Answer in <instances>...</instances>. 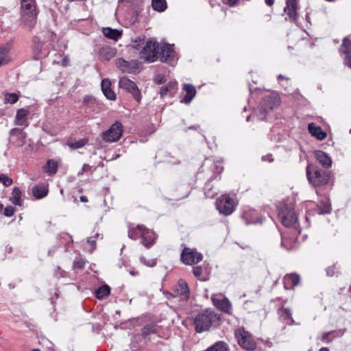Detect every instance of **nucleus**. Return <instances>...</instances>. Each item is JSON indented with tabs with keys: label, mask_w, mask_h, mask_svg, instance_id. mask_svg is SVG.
<instances>
[{
	"label": "nucleus",
	"mask_w": 351,
	"mask_h": 351,
	"mask_svg": "<svg viewBox=\"0 0 351 351\" xmlns=\"http://www.w3.org/2000/svg\"><path fill=\"white\" fill-rule=\"evenodd\" d=\"M346 55V56L345 58L344 63L351 69V52Z\"/></svg>",
	"instance_id": "nucleus-51"
},
{
	"label": "nucleus",
	"mask_w": 351,
	"mask_h": 351,
	"mask_svg": "<svg viewBox=\"0 0 351 351\" xmlns=\"http://www.w3.org/2000/svg\"><path fill=\"white\" fill-rule=\"evenodd\" d=\"M278 217L282 223L287 227H290L295 224L297 221L293 208L287 205H282L278 211Z\"/></svg>",
	"instance_id": "nucleus-8"
},
{
	"label": "nucleus",
	"mask_w": 351,
	"mask_h": 351,
	"mask_svg": "<svg viewBox=\"0 0 351 351\" xmlns=\"http://www.w3.org/2000/svg\"><path fill=\"white\" fill-rule=\"evenodd\" d=\"M80 201L82 202H88V198L86 196H84V195H82L80 197Z\"/></svg>",
	"instance_id": "nucleus-57"
},
{
	"label": "nucleus",
	"mask_w": 351,
	"mask_h": 351,
	"mask_svg": "<svg viewBox=\"0 0 351 351\" xmlns=\"http://www.w3.org/2000/svg\"><path fill=\"white\" fill-rule=\"evenodd\" d=\"M91 169V167L87 164H84L81 169L77 173L78 176L82 175L84 172L88 171Z\"/></svg>",
	"instance_id": "nucleus-50"
},
{
	"label": "nucleus",
	"mask_w": 351,
	"mask_h": 351,
	"mask_svg": "<svg viewBox=\"0 0 351 351\" xmlns=\"http://www.w3.org/2000/svg\"><path fill=\"white\" fill-rule=\"evenodd\" d=\"M297 1L296 0H287V5L284 9L290 21H295L297 18Z\"/></svg>",
	"instance_id": "nucleus-16"
},
{
	"label": "nucleus",
	"mask_w": 351,
	"mask_h": 351,
	"mask_svg": "<svg viewBox=\"0 0 351 351\" xmlns=\"http://www.w3.org/2000/svg\"><path fill=\"white\" fill-rule=\"evenodd\" d=\"M99 234L97 233L94 237H89L87 242L90 245L91 248L90 252H92L96 247V239L99 237Z\"/></svg>",
	"instance_id": "nucleus-45"
},
{
	"label": "nucleus",
	"mask_w": 351,
	"mask_h": 351,
	"mask_svg": "<svg viewBox=\"0 0 351 351\" xmlns=\"http://www.w3.org/2000/svg\"><path fill=\"white\" fill-rule=\"evenodd\" d=\"M161 52L160 53V60L162 62L171 64L172 60L175 56V51L173 50V45L165 44L161 47Z\"/></svg>",
	"instance_id": "nucleus-13"
},
{
	"label": "nucleus",
	"mask_w": 351,
	"mask_h": 351,
	"mask_svg": "<svg viewBox=\"0 0 351 351\" xmlns=\"http://www.w3.org/2000/svg\"><path fill=\"white\" fill-rule=\"evenodd\" d=\"M20 94L17 93H6L5 95V103L15 104L19 100Z\"/></svg>",
	"instance_id": "nucleus-39"
},
{
	"label": "nucleus",
	"mask_w": 351,
	"mask_h": 351,
	"mask_svg": "<svg viewBox=\"0 0 351 351\" xmlns=\"http://www.w3.org/2000/svg\"><path fill=\"white\" fill-rule=\"evenodd\" d=\"M130 274L132 275V276H137L138 275V271H130Z\"/></svg>",
	"instance_id": "nucleus-60"
},
{
	"label": "nucleus",
	"mask_w": 351,
	"mask_h": 351,
	"mask_svg": "<svg viewBox=\"0 0 351 351\" xmlns=\"http://www.w3.org/2000/svg\"><path fill=\"white\" fill-rule=\"evenodd\" d=\"M193 274L195 277H199L202 274V268L200 266L193 267Z\"/></svg>",
	"instance_id": "nucleus-47"
},
{
	"label": "nucleus",
	"mask_w": 351,
	"mask_h": 351,
	"mask_svg": "<svg viewBox=\"0 0 351 351\" xmlns=\"http://www.w3.org/2000/svg\"><path fill=\"white\" fill-rule=\"evenodd\" d=\"M143 225H138L136 228L129 230L128 237L133 240H136L138 238L141 237V234L143 233Z\"/></svg>",
	"instance_id": "nucleus-31"
},
{
	"label": "nucleus",
	"mask_w": 351,
	"mask_h": 351,
	"mask_svg": "<svg viewBox=\"0 0 351 351\" xmlns=\"http://www.w3.org/2000/svg\"><path fill=\"white\" fill-rule=\"evenodd\" d=\"M262 160L264 161L272 162L274 160L271 154H267L262 157Z\"/></svg>",
	"instance_id": "nucleus-53"
},
{
	"label": "nucleus",
	"mask_w": 351,
	"mask_h": 351,
	"mask_svg": "<svg viewBox=\"0 0 351 351\" xmlns=\"http://www.w3.org/2000/svg\"><path fill=\"white\" fill-rule=\"evenodd\" d=\"M182 89L186 92V95L181 101L185 104H189L196 95V88L192 84H185Z\"/></svg>",
	"instance_id": "nucleus-23"
},
{
	"label": "nucleus",
	"mask_w": 351,
	"mask_h": 351,
	"mask_svg": "<svg viewBox=\"0 0 351 351\" xmlns=\"http://www.w3.org/2000/svg\"><path fill=\"white\" fill-rule=\"evenodd\" d=\"M110 287L108 285H105L97 289V290L95 291V296L98 299H102L104 297L110 294Z\"/></svg>",
	"instance_id": "nucleus-36"
},
{
	"label": "nucleus",
	"mask_w": 351,
	"mask_h": 351,
	"mask_svg": "<svg viewBox=\"0 0 351 351\" xmlns=\"http://www.w3.org/2000/svg\"><path fill=\"white\" fill-rule=\"evenodd\" d=\"M177 83L176 82H170L167 85L162 86L160 90L161 97H165L167 93H171L176 89Z\"/></svg>",
	"instance_id": "nucleus-32"
},
{
	"label": "nucleus",
	"mask_w": 351,
	"mask_h": 351,
	"mask_svg": "<svg viewBox=\"0 0 351 351\" xmlns=\"http://www.w3.org/2000/svg\"><path fill=\"white\" fill-rule=\"evenodd\" d=\"M9 51V48L7 46H0V57L4 58L6 60V64L10 61L7 53Z\"/></svg>",
	"instance_id": "nucleus-43"
},
{
	"label": "nucleus",
	"mask_w": 351,
	"mask_h": 351,
	"mask_svg": "<svg viewBox=\"0 0 351 351\" xmlns=\"http://www.w3.org/2000/svg\"><path fill=\"white\" fill-rule=\"evenodd\" d=\"M119 86L121 88L125 90L128 93L132 95L133 97L139 101L141 99V95L136 84L126 77H123L119 80Z\"/></svg>",
	"instance_id": "nucleus-11"
},
{
	"label": "nucleus",
	"mask_w": 351,
	"mask_h": 351,
	"mask_svg": "<svg viewBox=\"0 0 351 351\" xmlns=\"http://www.w3.org/2000/svg\"><path fill=\"white\" fill-rule=\"evenodd\" d=\"M326 274L328 276H330V277L333 276L335 274V266L327 267V269H326Z\"/></svg>",
	"instance_id": "nucleus-49"
},
{
	"label": "nucleus",
	"mask_w": 351,
	"mask_h": 351,
	"mask_svg": "<svg viewBox=\"0 0 351 351\" xmlns=\"http://www.w3.org/2000/svg\"><path fill=\"white\" fill-rule=\"evenodd\" d=\"M14 212H15V208L13 206H7L4 209V215L6 217H10L14 215Z\"/></svg>",
	"instance_id": "nucleus-46"
},
{
	"label": "nucleus",
	"mask_w": 351,
	"mask_h": 351,
	"mask_svg": "<svg viewBox=\"0 0 351 351\" xmlns=\"http://www.w3.org/2000/svg\"><path fill=\"white\" fill-rule=\"evenodd\" d=\"M265 2L267 5L271 6L274 3V0H265Z\"/></svg>",
	"instance_id": "nucleus-55"
},
{
	"label": "nucleus",
	"mask_w": 351,
	"mask_h": 351,
	"mask_svg": "<svg viewBox=\"0 0 351 351\" xmlns=\"http://www.w3.org/2000/svg\"><path fill=\"white\" fill-rule=\"evenodd\" d=\"M138 45H139L137 43V40H135V41L134 42V44H133V47H134V48L138 49Z\"/></svg>",
	"instance_id": "nucleus-62"
},
{
	"label": "nucleus",
	"mask_w": 351,
	"mask_h": 351,
	"mask_svg": "<svg viewBox=\"0 0 351 351\" xmlns=\"http://www.w3.org/2000/svg\"><path fill=\"white\" fill-rule=\"evenodd\" d=\"M0 182L5 186H9L12 184V180L5 174L0 175Z\"/></svg>",
	"instance_id": "nucleus-44"
},
{
	"label": "nucleus",
	"mask_w": 351,
	"mask_h": 351,
	"mask_svg": "<svg viewBox=\"0 0 351 351\" xmlns=\"http://www.w3.org/2000/svg\"><path fill=\"white\" fill-rule=\"evenodd\" d=\"M213 301L215 304L218 306L219 308L226 313H229L230 310L231 309V303L227 298L222 300L213 299Z\"/></svg>",
	"instance_id": "nucleus-30"
},
{
	"label": "nucleus",
	"mask_w": 351,
	"mask_h": 351,
	"mask_svg": "<svg viewBox=\"0 0 351 351\" xmlns=\"http://www.w3.org/2000/svg\"><path fill=\"white\" fill-rule=\"evenodd\" d=\"M102 33L106 38L115 41L118 40L122 35V31L110 27H104Z\"/></svg>",
	"instance_id": "nucleus-24"
},
{
	"label": "nucleus",
	"mask_w": 351,
	"mask_h": 351,
	"mask_svg": "<svg viewBox=\"0 0 351 351\" xmlns=\"http://www.w3.org/2000/svg\"><path fill=\"white\" fill-rule=\"evenodd\" d=\"M142 244L147 248H149L152 246L156 240V235L155 233L149 229H147L144 226V230L141 234Z\"/></svg>",
	"instance_id": "nucleus-14"
},
{
	"label": "nucleus",
	"mask_w": 351,
	"mask_h": 351,
	"mask_svg": "<svg viewBox=\"0 0 351 351\" xmlns=\"http://www.w3.org/2000/svg\"><path fill=\"white\" fill-rule=\"evenodd\" d=\"M315 155L317 160L322 165L323 167L329 168L331 167L332 160L325 152L317 150L315 151Z\"/></svg>",
	"instance_id": "nucleus-21"
},
{
	"label": "nucleus",
	"mask_w": 351,
	"mask_h": 351,
	"mask_svg": "<svg viewBox=\"0 0 351 351\" xmlns=\"http://www.w3.org/2000/svg\"><path fill=\"white\" fill-rule=\"evenodd\" d=\"M237 1L238 0H225L226 3L231 6L235 5Z\"/></svg>",
	"instance_id": "nucleus-54"
},
{
	"label": "nucleus",
	"mask_w": 351,
	"mask_h": 351,
	"mask_svg": "<svg viewBox=\"0 0 351 351\" xmlns=\"http://www.w3.org/2000/svg\"><path fill=\"white\" fill-rule=\"evenodd\" d=\"M280 104V98L276 94H270L265 97L260 104L259 110L261 113L259 119L263 120L266 113Z\"/></svg>",
	"instance_id": "nucleus-7"
},
{
	"label": "nucleus",
	"mask_w": 351,
	"mask_h": 351,
	"mask_svg": "<svg viewBox=\"0 0 351 351\" xmlns=\"http://www.w3.org/2000/svg\"><path fill=\"white\" fill-rule=\"evenodd\" d=\"M58 163L53 159H49L47 161L44 167V170L49 175H54L58 171Z\"/></svg>",
	"instance_id": "nucleus-29"
},
{
	"label": "nucleus",
	"mask_w": 351,
	"mask_h": 351,
	"mask_svg": "<svg viewBox=\"0 0 351 351\" xmlns=\"http://www.w3.org/2000/svg\"><path fill=\"white\" fill-rule=\"evenodd\" d=\"M55 250H56V249H54V250H50L49 251V254H51L53 253V252H55Z\"/></svg>",
	"instance_id": "nucleus-64"
},
{
	"label": "nucleus",
	"mask_w": 351,
	"mask_h": 351,
	"mask_svg": "<svg viewBox=\"0 0 351 351\" xmlns=\"http://www.w3.org/2000/svg\"><path fill=\"white\" fill-rule=\"evenodd\" d=\"M228 347L224 341H217L204 351H228Z\"/></svg>",
	"instance_id": "nucleus-35"
},
{
	"label": "nucleus",
	"mask_w": 351,
	"mask_h": 351,
	"mask_svg": "<svg viewBox=\"0 0 351 351\" xmlns=\"http://www.w3.org/2000/svg\"><path fill=\"white\" fill-rule=\"evenodd\" d=\"M328 335H329L328 332L324 333L322 335V341H326V339H327Z\"/></svg>",
	"instance_id": "nucleus-58"
},
{
	"label": "nucleus",
	"mask_w": 351,
	"mask_h": 351,
	"mask_svg": "<svg viewBox=\"0 0 351 351\" xmlns=\"http://www.w3.org/2000/svg\"><path fill=\"white\" fill-rule=\"evenodd\" d=\"M6 64V60L4 58L0 57V66Z\"/></svg>",
	"instance_id": "nucleus-56"
},
{
	"label": "nucleus",
	"mask_w": 351,
	"mask_h": 351,
	"mask_svg": "<svg viewBox=\"0 0 351 351\" xmlns=\"http://www.w3.org/2000/svg\"><path fill=\"white\" fill-rule=\"evenodd\" d=\"M235 337L238 343L246 350H254L256 347V343L251 334L243 329H238L235 331Z\"/></svg>",
	"instance_id": "nucleus-6"
},
{
	"label": "nucleus",
	"mask_w": 351,
	"mask_h": 351,
	"mask_svg": "<svg viewBox=\"0 0 351 351\" xmlns=\"http://www.w3.org/2000/svg\"><path fill=\"white\" fill-rule=\"evenodd\" d=\"M308 130L313 136H315L319 141L324 140L326 137V132L314 123H311L308 125Z\"/></svg>",
	"instance_id": "nucleus-19"
},
{
	"label": "nucleus",
	"mask_w": 351,
	"mask_h": 351,
	"mask_svg": "<svg viewBox=\"0 0 351 351\" xmlns=\"http://www.w3.org/2000/svg\"><path fill=\"white\" fill-rule=\"evenodd\" d=\"M165 82V77L162 75H157L154 78V82L157 84H162Z\"/></svg>",
	"instance_id": "nucleus-48"
},
{
	"label": "nucleus",
	"mask_w": 351,
	"mask_h": 351,
	"mask_svg": "<svg viewBox=\"0 0 351 351\" xmlns=\"http://www.w3.org/2000/svg\"><path fill=\"white\" fill-rule=\"evenodd\" d=\"M117 49L115 48H113V47H103L101 49H100V56L106 60H110V59H112V58H114L116 54H117Z\"/></svg>",
	"instance_id": "nucleus-25"
},
{
	"label": "nucleus",
	"mask_w": 351,
	"mask_h": 351,
	"mask_svg": "<svg viewBox=\"0 0 351 351\" xmlns=\"http://www.w3.org/2000/svg\"><path fill=\"white\" fill-rule=\"evenodd\" d=\"M281 315L284 316L285 319H287L289 322H287L288 324H293L294 323V320L291 317V310L288 308H283L281 309Z\"/></svg>",
	"instance_id": "nucleus-41"
},
{
	"label": "nucleus",
	"mask_w": 351,
	"mask_h": 351,
	"mask_svg": "<svg viewBox=\"0 0 351 351\" xmlns=\"http://www.w3.org/2000/svg\"><path fill=\"white\" fill-rule=\"evenodd\" d=\"M176 291L182 296L183 299L187 300L189 298L190 291L187 283L183 280L180 279L176 287Z\"/></svg>",
	"instance_id": "nucleus-18"
},
{
	"label": "nucleus",
	"mask_w": 351,
	"mask_h": 351,
	"mask_svg": "<svg viewBox=\"0 0 351 351\" xmlns=\"http://www.w3.org/2000/svg\"><path fill=\"white\" fill-rule=\"evenodd\" d=\"M84 266V262L82 261H75L73 267L77 269H82Z\"/></svg>",
	"instance_id": "nucleus-52"
},
{
	"label": "nucleus",
	"mask_w": 351,
	"mask_h": 351,
	"mask_svg": "<svg viewBox=\"0 0 351 351\" xmlns=\"http://www.w3.org/2000/svg\"><path fill=\"white\" fill-rule=\"evenodd\" d=\"M344 54L351 53V41L348 38H344L340 49Z\"/></svg>",
	"instance_id": "nucleus-38"
},
{
	"label": "nucleus",
	"mask_w": 351,
	"mask_h": 351,
	"mask_svg": "<svg viewBox=\"0 0 351 351\" xmlns=\"http://www.w3.org/2000/svg\"><path fill=\"white\" fill-rule=\"evenodd\" d=\"M219 316L211 310L198 314L194 320L195 330L197 332L208 330L211 325L219 321Z\"/></svg>",
	"instance_id": "nucleus-1"
},
{
	"label": "nucleus",
	"mask_w": 351,
	"mask_h": 351,
	"mask_svg": "<svg viewBox=\"0 0 351 351\" xmlns=\"http://www.w3.org/2000/svg\"><path fill=\"white\" fill-rule=\"evenodd\" d=\"M21 192L17 187L14 188L10 200L14 205H21Z\"/></svg>",
	"instance_id": "nucleus-33"
},
{
	"label": "nucleus",
	"mask_w": 351,
	"mask_h": 351,
	"mask_svg": "<svg viewBox=\"0 0 351 351\" xmlns=\"http://www.w3.org/2000/svg\"><path fill=\"white\" fill-rule=\"evenodd\" d=\"M203 256L195 249L185 247L181 253V259L182 262L189 265L196 264L201 261Z\"/></svg>",
	"instance_id": "nucleus-10"
},
{
	"label": "nucleus",
	"mask_w": 351,
	"mask_h": 351,
	"mask_svg": "<svg viewBox=\"0 0 351 351\" xmlns=\"http://www.w3.org/2000/svg\"><path fill=\"white\" fill-rule=\"evenodd\" d=\"M11 138L16 137L17 143L19 145L22 146L25 143L26 134L19 128H13L10 130Z\"/></svg>",
	"instance_id": "nucleus-26"
},
{
	"label": "nucleus",
	"mask_w": 351,
	"mask_h": 351,
	"mask_svg": "<svg viewBox=\"0 0 351 351\" xmlns=\"http://www.w3.org/2000/svg\"><path fill=\"white\" fill-rule=\"evenodd\" d=\"M300 282V276L297 274H287L283 279L284 287L286 289H291L298 285Z\"/></svg>",
	"instance_id": "nucleus-22"
},
{
	"label": "nucleus",
	"mask_w": 351,
	"mask_h": 351,
	"mask_svg": "<svg viewBox=\"0 0 351 351\" xmlns=\"http://www.w3.org/2000/svg\"><path fill=\"white\" fill-rule=\"evenodd\" d=\"M236 206L234 199L228 195H223L216 201V207L220 213L229 215L234 211Z\"/></svg>",
	"instance_id": "nucleus-5"
},
{
	"label": "nucleus",
	"mask_w": 351,
	"mask_h": 351,
	"mask_svg": "<svg viewBox=\"0 0 351 351\" xmlns=\"http://www.w3.org/2000/svg\"><path fill=\"white\" fill-rule=\"evenodd\" d=\"M278 78L279 80H285V81H287L289 80L287 77H285V76H283L282 75H279L278 76Z\"/></svg>",
	"instance_id": "nucleus-59"
},
{
	"label": "nucleus",
	"mask_w": 351,
	"mask_h": 351,
	"mask_svg": "<svg viewBox=\"0 0 351 351\" xmlns=\"http://www.w3.org/2000/svg\"><path fill=\"white\" fill-rule=\"evenodd\" d=\"M317 206L319 214H328L330 213V204L327 202H319Z\"/></svg>",
	"instance_id": "nucleus-37"
},
{
	"label": "nucleus",
	"mask_w": 351,
	"mask_h": 351,
	"mask_svg": "<svg viewBox=\"0 0 351 351\" xmlns=\"http://www.w3.org/2000/svg\"><path fill=\"white\" fill-rule=\"evenodd\" d=\"M152 6L157 12H163L167 9V2L165 0H152Z\"/></svg>",
	"instance_id": "nucleus-34"
},
{
	"label": "nucleus",
	"mask_w": 351,
	"mask_h": 351,
	"mask_svg": "<svg viewBox=\"0 0 351 351\" xmlns=\"http://www.w3.org/2000/svg\"><path fill=\"white\" fill-rule=\"evenodd\" d=\"M116 66L123 73H139L138 62L137 60H132L128 62L125 61L123 58H118L116 60Z\"/></svg>",
	"instance_id": "nucleus-12"
},
{
	"label": "nucleus",
	"mask_w": 351,
	"mask_h": 351,
	"mask_svg": "<svg viewBox=\"0 0 351 351\" xmlns=\"http://www.w3.org/2000/svg\"><path fill=\"white\" fill-rule=\"evenodd\" d=\"M101 88L104 95L110 100H114L116 95L111 89V82L108 79H104L101 81Z\"/></svg>",
	"instance_id": "nucleus-20"
},
{
	"label": "nucleus",
	"mask_w": 351,
	"mask_h": 351,
	"mask_svg": "<svg viewBox=\"0 0 351 351\" xmlns=\"http://www.w3.org/2000/svg\"><path fill=\"white\" fill-rule=\"evenodd\" d=\"M319 351H329L327 348H322Z\"/></svg>",
	"instance_id": "nucleus-63"
},
{
	"label": "nucleus",
	"mask_w": 351,
	"mask_h": 351,
	"mask_svg": "<svg viewBox=\"0 0 351 351\" xmlns=\"http://www.w3.org/2000/svg\"><path fill=\"white\" fill-rule=\"evenodd\" d=\"M88 141L86 138H82L76 140L73 138H69L67 141V145L72 149H76L83 147L88 143Z\"/></svg>",
	"instance_id": "nucleus-27"
},
{
	"label": "nucleus",
	"mask_w": 351,
	"mask_h": 351,
	"mask_svg": "<svg viewBox=\"0 0 351 351\" xmlns=\"http://www.w3.org/2000/svg\"><path fill=\"white\" fill-rule=\"evenodd\" d=\"M122 134L123 125L120 122L117 121L102 133V138L107 142H116L121 138Z\"/></svg>",
	"instance_id": "nucleus-9"
},
{
	"label": "nucleus",
	"mask_w": 351,
	"mask_h": 351,
	"mask_svg": "<svg viewBox=\"0 0 351 351\" xmlns=\"http://www.w3.org/2000/svg\"><path fill=\"white\" fill-rule=\"evenodd\" d=\"M45 43L36 38L34 39L33 52L36 60L40 59L48 53V50L44 47Z\"/></svg>",
	"instance_id": "nucleus-17"
},
{
	"label": "nucleus",
	"mask_w": 351,
	"mask_h": 351,
	"mask_svg": "<svg viewBox=\"0 0 351 351\" xmlns=\"http://www.w3.org/2000/svg\"><path fill=\"white\" fill-rule=\"evenodd\" d=\"M21 11L23 18L25 21H27V25L32 28L35 24L38 11L35 0H21Z\"/></svg>",
	"instance_id": "nucleus-3"
},
{
	"label": "nucleus",
	"mask_w": 351,
	"mask_h": 351,
	"mask_svg": "<svg viewBox=\"0 0 351 351\" xmlns=\"http://www.w3.org/2000/svg\"><path fill=\"white\" fill-rule=\"evenodd\" d=\"M32 193L36 199H41L47 195L48 189L44 185H36L32 188Z\"/></svg>",
	"instance_id": "nucleus-28"
},
{
	"label": "nucleus",
	"mask_w": 351,
	"mask_h": 351,
	"mask_svg": "<svg viewBox=\"0 0 351 351\" xmlns=\"http://www.w3.org/2000/svg\"><path fill=\"white\" fill-rule=\"evenodd\" d=\"M286 243H287V240L282 238V241H281V245L282 247L285 246Z\"/></svg>",
	"instance_id": "nucleus-61"
},
{
	"label": "nucleus",
	"mask_w": 351,
	"mask_h": 351,
	"mask_svg": "<svg viewBox=\"0 0 351 351\" xmlns=\"http://www.w3.org/2000/svg\"><path fill=\"white\" fill-rule=\"evenodd\" d=\"M159 50L160 47L158 43L149 40L146 42L140 52L141 58L147 62H154L158 58Z\"/></svg>",
	"instance_id": "nucleus-4"
},
{
	"label": "nucleus",
	"mask_w": 351,
	"mask_h": 351,
	"mask_svg": "<svg viewBox=\"0 0 351 351\" xmlns=\"http://www.w3.org/2000/svg\"><path fill=\"white\" fill-rule=\"evenodd\" d=\"M140 261L142 264L150 267H154L157 263L156 258L147 259L143 256L140 257Z\"/></svg>",
	"instance_id": "nucleus-42"
},
{
	"label": "nucleus",
	"mask_w": 351,
	"mask_h": 351,
	"mask_svg": "<svg viewBox=\"0 0 351 351\" xmlns=\"http://www.w3.org/2000/svg\"><path fill=\"white\" fill-rule=\"evenodd\" d=\"M156 332V326L154 324H148L142 329V335L145 337Z\"/></svg>",
	"instance_id": "nucleus-40"
},
{
	"label": "nucleus",
	"mask_w": 351,
	"mask_h": 351,
	"mask_svg": "<svg viewBox=\"0 0 351 351\" xmlns=\"http://www.w3.org/2000/svg\"><path fill=\"white\" fill-rule=\"evenodd\" d=\"M30 112L25 108H20L17 110L15 117L14 123L16 125L27 126L28 121L27 117L29 115Z\"/></svg>",
	"instance_id": "nucleus-15"
},
{
	"label": "nucleus",
	"mask_w": 351,
	"mask_h": 351,
	"mask_svg": "<svg viewBox=\"0 0 351 351\" xmlns=\"http://www.w3.org/2000/svg\"><path fill=\"white\" fill-rule=\"evenodd\" d=\"M306 176L308 181L314 186L326 184L330 180V176L327 172L311 165L307 166Z\"/></svg>",
	"instance_id": "nucleus-2"
}]
</instances>
